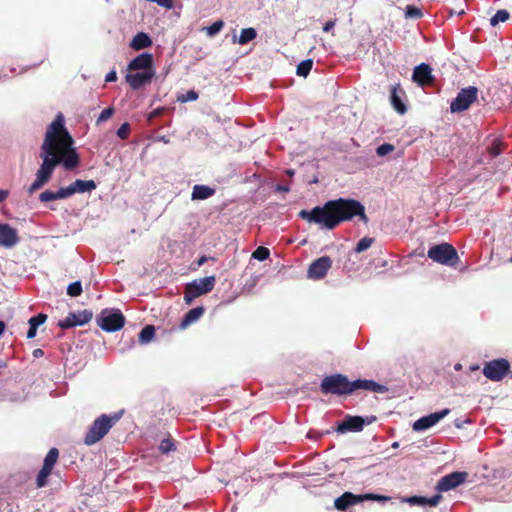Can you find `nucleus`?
I'll return each mask as SVG.
<instances>
[{"mask_svg":"<svg viewBox=\"0 0 512 512\" xmlns=\"http://www.w3.org/2000/svg\"><path fill=\"white\" fill-rule=\"evenodd\" d=\"M117 79V74L115 71H111L109 72L107 75H106V78H105V81L106 82H112V81H116Z\"/></svg>","mask_w":512,"mask_h":512,"instance_id":"48","label":"nucleus"},{"mask_svg":"<svg viewBox=\"0 0 512 512\" xmlns=\"http://www.w3.org/2000/svg\"><path fill=\"white\" fill-rule=\"evenodd\" d=\"M39 200L43 203L57 200L56 192L46 190L39 195Z\"/></svg>","mask_w":512,"mask_h":512,"instance_id":"41","label":"nucleus"},{"mask_svg":"<svg viewBox=\"0 0 512 512\" xmlns=\"http://www.w3.org/2000/svg\"><path fill=\"white\" fill-rule=\"evenodd\" d=\"M5 328H6L5 322L0 320V335L4 332Z\"/></svg>","mask_w":512,"mask_h":512,"instance_id":"53","label":"nucleus"},{"mask_svg":"<svg viewBox=\"0 0 512 512\" xmlns=\"http://www.w3.org/2000/svg\"><path fill=\"white\" fill-rule=\"evenodd\" d=\"M154 335H155L154 326L147 325L141 330V332L139 334V341L141 343H148L149 341H151L153 339Z\"/></svg>","mask_w":512,"mask_h":512,"instance_id":"29","label":"nucleus"},{"mask_svg":"<svg viewBox=\"0 0 512 512\" xmlns=\"http://www.w3.org/2000/svg\"><path fill=\"white\" fill-rule=\"evenodd\" d=\"M365 500L373 501H388L390 497L384 495H378L374 493H366L362 495H355L352 492H345L334 501V507L338 511H347L350 506L359 504Z\"/></svg>","mask_w":512,"mask_h":512,"instance_id":"7","label":"nucleus"},{"mask_svg":"<svg viewBox=\"0 0 512 512\" xmlns=\"http://www.w3.org/2000/svg\"><path fill=\"white\" fill-rule=\"evenodd\" d=\"M204 312L205 308L203 306H198L189 310L182 319L180 323V328L185 329L192 323L196 322L203 316Z\"/></svg>","mask_w":512,"mask_h":512,"instance_id":"22","label":"nucleus"},{"mask_svg":"<svg viewBox=\"0 0 512 512\" xmlns=\"http://www.w3.org/2000/svg\"><path fill=\"white\" fill-rule=\"evenodd\" d=\"M115 110L113 107H107L105 108L99 115V117L97 118L96 120V124L99 125L100 123L110 119L113 114H114Z\"/></svg>","mask_w":512,"mask_h":512,"instance_id":"37","label":"nucleus"},{"mask_svg":"<svg viewBox=\"0 0 512 512\" xmlns=\"http://www.w3.org/2000/svg\"><path fill=\"white\" fill-rule=\"evenodd\" d=\"M331 266V258L329 256H322L311 263L308 269V276L314 280L322 279L326 276Z\"/></svg>","mask_w":512,"mask_h":512,"instance_id":"13","label":"nucleus"},{"mask_svg":"<svg viewBox=\"0 0 512 512\" xmlns=\"http://www.w3.org/2000/svg\"><path fill=\"white\" fill-rule=\"evenodd\" d=\"M365 420L361 416L347 415L344 420L337 426L338 433L360 432L363 430Z\"/></svg>","mask_w":512,"mask_h":512,"instance_id":"16","label":"nucleus"},{"mask_svg":"<svg viewBox=\"0 0 512 512\" xmlns=\"http://www.w3.org/2000/svg\"><path fill=\"white\" fill-rule=\"evenodd\" d=\"M470 370L471 371L479 370V366L478 365H472V366H470Z\"/></svg>","mask_w":512,"mask_h":512,"instance_id":"55","label":"nucleus"},{"mask_svg":"<svg viewBox=\"0 0 512 512\" xmlns=\"http://www.w3.org/2000/svg\"><path fill=\"white\" fill-rule=\"evenodd\" d=\"M406 502H408L411 505H425V497L424 496H411L406 499Z\"/></svg>","mask_w":512,"mask_h":512,"instance_id":"44","label":"nucleus"},{"mask_svg":"<svg viewBox=\"0 0 512 512\" xmlns=\"http://www.w3.org/2000/svg\"><path fill=\"white\" fill-rule=\"evenodd\" d=\"M119 419L120 415L117 413L112 416L106 414L99 416L86 433L84 443L90 446L99 442Z\"/></svg>","mask_w":512,"mask_h":512,"instance_id":"4","label":"nucleus"},{"mask_svg":"<svg viewBox=\"0 0 512 512\" xmlns=\"http://www.w3.org/2000/svg\"><path fill=\"white\" fill-rule=\"evenodd\" d=\"M82 293V284L80 281H75L67 287V294L71 297L80 296Z\"/></svg>","mask_w":512,"mask_h":512,"instance_id":"35","label":"nucleus"},{"mask_svg":"<svg viewBox=\"0 0 512 512\" xmlns=\"http://www.w3.org/2000/svg\"><path fill=\"white\" fill-rule=\"evenodd\" d=\"M92 317L93 313H84L81 316V318H79L78 321H74V312H70L65 319L59 321L58 325L62 329H69L75 326H82L88 323L92 319Z\"/></svg>","mask_w":512,"mask_h":512,"instance_id":"21","label":"nucleus"},{"mask_svg":"<svg viewBox=\"0 0 512 512\" xmlns=\"http://www.w3.org/2000/svg\"><path fill=\"white\" fill-rule=\"evenodd\" d=\"M469 474L465 471H455L447 474L439 479L436 485L438 492H447L462 485L468 478Z\"/></svg>","mask_w":512,"mask_h":512,"instance_id":"12","label":"nucleus"},{"mask_svg":"<svg viewBox=\"0 0 512 512\" xmlns=\"http://www.w3.org/2000/svg\"><path fill=\"white\" fill-rule=\"evenodd\" d=\"M223 26H224V22L222 20H218V21L214 22L212 25L207 27L208 35L213 36V35L217 34L218 32L221 31Z\"/></svg>","mask_w":512,"mask_h":512,"instance_id":"40","label":"nucleus"},{"mask_svg":"<svg viewBox=\"0 0 512 512\" xmlns=\"http://www.w3.org/2000/svg\"><path fill=\"white\" fill-rule=\"evenodd\" d=\"M298 216L308 223L317 224L327 230H333L342 222L350 221L355 216H358L363 223L368 222L364 205L351 198L329 200L323 206H316L312 210H301Z\"/></svg>","mask_w":512,"mask_h":512,"instance_id":"2","label":"nucleus"},{"mask_svg":"<svg viewBox=\"0 0 512 512\" xmlns=\"http://www.w3.org/2000/svg\"><path fill=\"white\" fill-rule=\"evenodd\" d=\"M208 257L207 256H201L198 260H197V265L198 266H202L204 263H206L208 261Z\"/></svg>","mask_w":512,"mask_h":512,"instance_id":"52","label":"nucleus"},{"mask_svg":"<svg viewBox=\"0 0 512 512\" xmlns=\"http://www.w3.org/2000/svg\"><path fill=\"white\" fill-rule=\"evenodd\" d=\"M43 355H44V351L42 349H40V348L35 349L33 351V356L36 357V358L42 357Z\"/></svg>","mask_w":512,"mask_h":512,"instance_id":"51","label":"nucleus"},{"mask_svg":"<svg viewBox=\"0 0 512 512\" xmlns=\"http://www.w3.org/2000/svg\"><path fill=\"white\" fill-rule=\"evenodd\" d=\"M428 258L446 266H455L459 261L457 250L449 243L431 246L427 252Z\"/></svg>","mask_w":512,"mask_h":512,"instance_id":"5","label":"nucleus"},{"mask_svg":"<svg viewBox=\"0 0 512 512\" xmlns=\"http://www.w3.org/2000/svg\"><path fill=\"white\" fill-rule=\"evenodd\" d=\"M395 147L392 144L384 143L377 147L376 153L378 156H386L390 152L394 151Z\"/></svg>","mask_w":512,"mask_h":512,"instance_id":"39","label":"nucleus"},{"mask_svg":"<svg viewBox=\"0 0 512 512\" xmlns=\"http://www.w3.org/2000/svg\"><path fill=\"white\" fill-rule=\"evenodd\" d=\"M401 95H404V91L401 89L400 84L393 85L390 90L391 105L399 114H404L407 111V107L402 101Z\"/></svg>","mask_w":512,"mask_h":512,"instance_id":"20","label":"nucleus"},{"mask_svg":"<svg viewBox=\"0 0 512 512\" xmlns=\"http://www.w3.org/2000/svg\"><path fill=\"white\" fill-rule=\"evenodd\" d=\"M509 12L507 10H498L495 15L490 19L492 26H496L500 22H505L509 19Z\"/></svg>","mask_w":512,"mask_h":512,"instance_id":"31","label":"nucleus"},{"mask_svg":"<svg viewBox=\"0 0 512 512\" xmlns=\"http://www.w3.org/2000/svg\"><path fill=\"white\" fill-rule=\"evenodd\" d=\"M312 66V59L304 60L298 64L296 74L301 77H307L312 69Z\"/></svg>","mask_w":512,"mask_h":512,"instance_id":"28","label":"nucleus"},{"mask_svg":"<svg viewBox=\"0 0 512 512\" xmlns=\"http://www.w3.org/2000/svg\"><path fill=\"white\" fill-rule=\"evenodd\" d=\"M7 364L5 361L0 360V369L6 368Z\"/></svg>","mask_w":512,"mask_h":512,"instance_id":"54","label":"nucleus"},{"mask_svg":"<svg viewBox=\"0 0 512 512\" xmlns=\"http://www.w3.org/2000/svg\"><path fill=\"white\" fill-rule=\"evenodd\" d=\"M199 97L198 93L194 90H189L185 96L178 97L181 102L195 101Z\"/></svg>","mask_w":512,"mask_h":512,"instance_id":"43","label":"nucleus"},{"mask_svg":"<svg viewBox=\"0 0 512 512\" xmlns=\"http://www.w3.org/2000/svg\"><path fill=\"white\" fill-rule=\"evenodd\" d=\"M42 163L36 172L34 182L29 186L32 195L52 178L57 166L72 171L80 165V156L74 147V139L65 127V120L59 114L48 125L39 154Z\"/></svg>","mask_w":512,"mask_h":512,"instance_id":"1","label":"nucleus"},{"mask_svg":"<svg viewBox=\"0 0 512 512\" xmlns=\"http://www.w3.org/2000/svg\"><path fill=\"white\" fill-rule=\"evenodd\" d=\"M269 255H270L269 249L266 247L260 246L253 252L252 257L259 261H264L269 257Z\"/></svg>","mask_w":512,"mask_h":512,"instance_id":"36","label":"nucleus"},{"mask_svg":"<svg viewBox=\"0 0 512 512\" xmlns=\"http://www.w3.org/2000/svg\"><path fill=\"white\" fill-rule=\"evenodd\" d=\"M165 111H166L165 107H158V108L154 109L152 112L149 113L148 121L152 122L153 119L162 116Z\"/></svg>","mask_w":512,"mask_h":512,"instance_id":"46","label":"nucleus"},{"mask_svg":"<svg viewBox=\"0 0 512 512\" xmlns=\"http://www.w3.org/2000/svg\"><path fill=\"white\" fill-rule=\"evenodd\" d=\"M374 419H375V417H372L370 420H368V423H371L372 420H374Z\"/></svg>","mask_w":512,"mask_h":512,"instance_id":"60","label":"nucleus"},{"mask_svg":"<svg viewBox=\"0 0 512 512\" xmlns=\"http://www.w3.org/2000/svg\"><path fill=\"white\" fill-rule=\"evenodd\" d=\"M214 276H207L199 280H194L185 286L184 301L190 305L197 297L209 293L215 286Z\"/></svg>","mask_w":512,"mask_h":512,"instance_id":"6","label":"nucleus"},{"mask_svg":"<svg viewBox=\"0 0 512 512\" xmlns=\"http://www.w3.org/2000/svg\"><path fill=\"white\" fill-rule=\"evenodd\" d=\"M130 135V124L128 122L123 123L117 130V136L122 140H126Z\"/></svg>","mask_w":512,"mask_h":512,"instance_id":"38","label":"nucleus"},{"mask_svg":"<svg viewBox=\"0 0 512 512\" xmlns=\"http://www.w3.org/2000/svg\"><path fill=\"white\" fill-rule=\"evenodd\" d=\"M257 37V32L254 28H244L241 30L240 36L238 38V43L241 45H245L248 42L254 40Z\"/></svg>","mask_w":512,"mask_h":512,"instance_id":"27","label":"nucleus"},{"mask_svg":"<svg viewBox=\"0 0 512 512\" xmlns=\"http://www.w3.org/2000/svg\"><path fill=\"white\" fill-rule=\"evenodd\" d=\"M442 499V496L440 494H436L430 498L428 497H425V505H429L431 507H435L439 504V502L441 501Z\"/></svg>","mask_w":512,"mask_h":512,"instance_id":"45","label":"nucleus"},{"mask_svg":"<svg viewBox=\"0 0 512 512\" xmlns=\"http://www.w3.org/2000/svg\"><path fill=\"white\" fill-rule=\"evenodd\" d=\"M460 368H461V365H460V364H457V365L455 366V369H460Z\"/></svg>","mask_w":512,"mask_h":512,"instance_id":"59","label":"nucleus"},{"mask_svg":"<svg viewBox=\"0 0 512 512\" xmlns=\"http://www.w3.org/2000/svg\"><path fill=\"white\" fill-rule=\"evenodd\" d=\"M20 241V237L15 228L7 223H0V246L12 248Z\"/></svg>","mask_w":512,"mask_h":512,"instance_id":"15","label":"nucleus"},{"mask_svg":"<svg viewBox=\"0 0 512 512\" xmlns=\"http://www.w3.org/2000/svg\"><path fill=\"white\" fill-rule=\"evenodd\" d=\"M215 194V190L206 185H195L192 191L193 200H205Z\"/></svg>","mask_w":512,"mask_h":512,"instance_id":"26","label":"nucleus"},{"mask_svg":"<svg viewBox=\"0 0 512 512\" xmlns=\"http://www.w3.org/2000/svg\"><path fill=\"white\" fill-rule=\"evenodd\" d=\"M336 24V20H329L327 21L324 26H323V31L324 32H329L333 29V27L335 26Z\"/></svg>","mask_w":512,"mask_h":512,"instance_id":"47","label":"nucleus"},{"mask_svg":"<svg viewBox=\"0 0 512 512\" xmlns=\"http://www.w3.org/2000/svg\"><path fill=\"white\" fill-rule=\"evenodd\" d=\"M503 150L504 144L499 139H494L492 143L487 147V151L492 157H497L503 152Z\"/></svg>","mask_w":512,"mask_h":512,"instance_id":"30","label":"nucleus"},{"mask_svg":"<svg viewBox=\"0 0 512 512\" xmlns=\"http://www.w3.org/2000/svg\"><path fill=\"white\" fill-rule=\"evenodd\" d=\"M450 413V409L446 408L439 412H435L432 414H429L427 416H423L416 420L413 423V430L415 431H423L426 430L435 424H437L440 420H442L444 417H446Z\"/></svg>","mask_w":512,"mask_h":512,"instance_id":"14","label":"nucleus"},{"mask_svg":"<svg viewBox=\"0 0 512 512\" xmlns=\"http://www.w3.org/2000/svg\"><path fill=\"white\" fill-rule=\"evenodd\" d=\"M59 451L57 448H51L47 455L44 458L43 466L39 471L36 478V485L38 488L44 487L47 485V479L51 475L52 470L58 460Z\"/></svg>","mask_w":512,"mask_h":512,"instance_id":"11","label":"nucleus"},{"mask_svg":"<svg viewBox=\"0 0 512 512\" xmlns=\"http://www.w3.org/2000/svg\"><path fill=\"white\" fill-rule=\"evenodd\" d=\"M73 194L91 192L96 189L97 185L94 180H81L77 179L70 184Z\"/></svg>","mask_w":512,"mask_h":512,"instance_id":"23","label":"nucleus"},{"mask_svg":"<svg viewBox=\"0 0 512 512\" xmlns=\"http://www.w3.org/2000/svg\"><path fill=\"white\" fill-rule=\"evenodd\" d=\"M455 425H456V427L460 428V427H461L460 421H457V422L455 423Z\"/></svg>","mask_w":512,"mask_h":512,"instance_id":"57","label":"nucleus"},{"mask_svg":"<svg viewBox=\"0 0 512 512\" xmlns=\"http://www.w3.org/2000/svg\"><path fill=\"white\" fill-rule=\"evenodd\" d=\"M423 16L422 10L416 6L407 5L405 8V17L419 19Z\"/></svg>","mask_w":512,"mask_h":512,"instance_id":"33","label":"nucleus"},{"mask_svg":"<svg viewBox=\"0 0 512 512\" xmlns=\"http://www.w3.org/2000/svg\"><path fill=\"white\" fill-rule=\"evenodd\" d=\"M374 242V239L373 238H370V237H363L362 239L359 240V242L357 243L356 247H355V252L357 253H361L367 249H369L371 247V245L373 244Z\"/></svg>","mask_w":512,"mask_h":512,"instance_id":"34","label":"nucleus"},{"mask_svg":"<svg viewBox=\"0 0 512 512\" xmlns=\"http://www.w3.org/2000/svg\"><path fill=\"white\" fill-rule=\"evenodd\" d=\"M455 425H456V427L460 428V427H461L460 421H457V422L455 423Z\"/></svg>","mask_w":512,"mask_h":512,"instance_id":"56","label":"nucleus"},{"mask_svg":"<svg viewBox=\"0 0 512 512\" xmlns=\"http://www.w3.org/2000/svg\"><path fill=\"white\" fill-rule=\"evenodd\" d=\"M176 449L175 443L171 437L165 438L160 442L159 450L163 454H167L171 451H174Z\"/></svg>","mask_w":512,"mask_h":512,"instance_id":"32","label":"nucleus"},{"mask_svg":"<svg viewBox=\"0 0 512 512\" xmlns=\"http://www.w3.org/2000/svg\"><path fill=\"white\" fill-rule=\"evenodd\" d=\"M510 261L512 262V256H511V259H510Z\"/></svg>","mask_w":512,"mask_h":512,"instance_id":"61","label":"nucleus"},{"mask_svg":"<svg viewBox=\"0 0 512 512\" xmlns=\"http://www.w3.org/2000/svg\"><path fill=\"white\" fill-rule=\"evenodd\" d=\"M152 45V40L151 38L148 36V34L144 33V32H139L137 33L131 43H130V47L134 50H141V49H145V48H148Z\"/></svg>","mask_w":512,"mask_h":512,"instance_id":"24","label":"nucleus"},{"mask_svg":"<svg viewBox=\"0 0 512 512\" xmlns=\"http://www.w3.org/2000/svg\"><path fill=\"white\" fill-rule=\"evenodd\" d=\"M154 74H155L154 71L136 72V73L128 74L126 76V81L131 86V88L139 89L142 86L150 83L152 78L154 77Z\"/></svg>","mask_w":512,"mask_h":512,"instance_id":"19","label":"nucleus"},{"mask_svg":"<svg viewBox=\"0 0 512 512\" xmlns=\"http://www.w3.org/2000/svg\"><path fill=\"white\" fill-rule=\"evenodd\" d=\"M412 78L414 82L422 87L432 84L434 80L431 67L425 63L415 67Z\"/></svg>","mask_w":512,"mask_h":512,"instance_id":"17","label":"nucleus"},{"mask_svg":"<svg viewBox=\"0 0 512 512\" xmlns=\"http://www.w3.org/2000/svg\"><path fill=\"white\" fill-rule=\"evenodd\" d=\"M73 195L71 186L60 188L58 191H56L57 200L59 199H65Z\"/></svg>","mask_w":512,"mask_h":512,"instance_id":"42","label":"nucleus"},{"mask_svg":"<svg viewBox=\"0 0 512 512\" xmlns=\"http://www.w3.org/2000/svg\"><path fill=\"white\" fill-rule=\"evenodd\" d=\"M47 319V315L43 313H39L36 316H33L29 319V330L27 332V338L32 339L36 336L37 329L40 325H42Z\"/></svg>","mask_w":512,"mask_h":512,"instance_id":"25","label":"nucleus"},{"mask_svg":"<svg viewBox=\"0 0 512 512\" xmlns=\"http://www.w3.org/2000/svg\"><path fill=\"white\" fill-rule=\"evenodd\" d=\"M359 389L378 393L387 391L384 385L378 384L373 380L357 379L350 381L346 375L340 373L325 376L320 383V391L325 395H350Z\"/></svg>","mask_w":512,"mask_h":512,"instance_id":"3","label":"nucleus"},{"mask_svg":"<svg viewBox=\"0 0 512 512\" xmlns=\"http://www.w3.org/2000/svg\"><path fill=\"white\" fill-rule=\"evenodd\" d=\"M130 71H154L153 56L150 53H142L135 57L128 65Z\"/></svg>","mask_w":512,"mask_h":512,"instance_id":"18","label":"nucleus"},{"mask_svg":"<svg viewBox=\"0 0 512 512\" xmlns=\"http://www.w3.org/2000/svg\"><path fill=\"white\" fill-rule=\"evenodd\" d=\"M98 326L106 332L120 330L125 324V317L120 310L104 309L96 319Z\"/></svg>","mask_w":512,"mask_h":512,"instance_id":"8","label":"nucleus"},{"mask_svg":"<svg viewBox=\"0 0 512 512\" xmlns=\"http://www.w3.org/2000/svg\"><path fill=\"white\" fill-rule=\"evenodd\" d=\"M280 189L283 190V191H287L288 190V188H286V187H280Z\"/></svg>","mask_w":512,"mask_h":512,"instance_id":"58","label":"nucleus"},{"mask_svg":"<svg viewBox=\"0 0 512 512\" xmlns=\"http://www.w3.org/2000/svg\"><path fill=\"white\" fill-rule=\"evenodd\" d=\"M510 372V363L504 358L486 362L483 367L484 376L494 382L502 381Z\"/></svg>","mask_w":512,"mask_h":512,"instance_id":"9","label":"nucleus"},{"mask_svg":"<svg viewBox=\"0 0 512 512\" xmlns=\"http://www.w3.org/2000/svg\"><path fill=\"white\" fill-rule=\"evenodd\" d=\"M8 194L7 190H0V203L8 197Z\"/></svg>","mask_w":512,"mask_h":512,"instance_id":"50","label":"nucleus"},{"mask_svg":"<svg viewBox=\"0 0 512 512\" xmlns=\"http://www.w3.org/2000/svg\"><path fill=\"white\" fill-rule=\"evenodd\" d=\"M478 98V89L475 86H469L461 89L456 98L450 104L452 113H460L467 110Z\"/></svg>","mask_w":512,"mask_h":512,"instance_id":"10","label":"nucleus"},{"mask_svg":"<svg viewBox=\"0 0 512 512\" xmlns=\"http://www.w3.org/2000/svg\"><path fill=\"white\" fill-rule=\"evenodd\" d=\"M84 313H92V311H90V310H82V311H79V312H77V313H75V312H74V318H73V320H74V321H78V320H79V318H81V316H82Z\"/></svg>","mask_w":512,"mask_h":512,"instance_id":"49","label":"nucleus"}]
</instances>
